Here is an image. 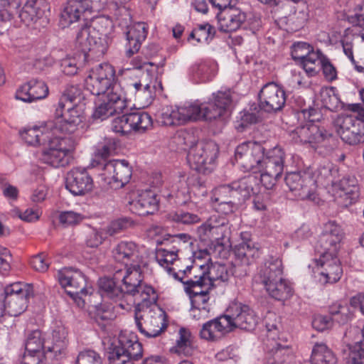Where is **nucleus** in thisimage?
I'll list each match as a JSON object with an SVG mask.
<instances>
[{"instance_id": "f8f14e48", "label": "nucleus", "mask_w": 364, "mask_h": 364, "mask_svg": "<svg viewBox=\"0 0 364 364\" xmlns=\"http://www.w3.org/2000/svg\"><path fill=\"white\" fill-rule=\"evenodd\" d=\"M265 149L256 141H247L238 145L234 160L243 171L257 173L263 166Z\"/></svg>"}, {"instance_id": "8fccbe9b", "label": "nucleus", "mask_w": 364, "mask_h": 364, "mask_svg": "<svg viewBox=\"0 0 364 364\" xmlns=\"http://www.w3.org/2000/svg\"><path fill=\"white\" fill-rule=\"evenodd\" d=\"M338 176V169L331 163L320 166L316 171V187L317 183L329 189L333 188L335 183V178Z\"/></svg>"}, {"instance_id": "2eb2a0df", "label": "nucleus", "mask_w": 364, "mask_h": 364, "mask_svg": "<svg viewBox=\"0 0 364 364\" xmlns=\"http://www.w3.org/2000/svg\"><path fill=\"white\" fill-rule=\"evenodd\" d=\"M315 112L314 109L302 110L304 117L308 118L309 122L305 125L297 127L294 134L298 138V141L309 144L313 147L332 139V134L329 131L313 122L314 119L311 117Z\"/></svg>"}, {"instance_id": "393cba45", "label": "nucleus", "mask_w": 364, "mask_h": 364, "mask_svg": "<svg viewBox=\"0 0 364 364\" xmlns=\"http://www.w3.org/2000/svg\"><path fill=\"white\" fill-rule=\"evenodd\" d=\"M103 170L109 183L115 189L124 187L132 175V168L126 160L109 161L105 164Z\"/></svg>"}, {"instance_id": "4468645a", "label": "nucleus", "mask_w": 364, "mask_h": 364, "mask_svg": "<svg viewBox=\"0 0 364 364\" xmlns=\"http://www.w3.org/2000/svg\"><path fill=\"white\" fill-rule=\"evenodd\" d=\"M107 0H67L61 12L60 23L65 28L78 21L85 11H99L107 4Z\"/></svg>"}, {"instance_id": "e2e57ef3", "label": "nucleus", "mask_w": 364, "mask_h": 364, "mask_svg": "<svg viewBox=\"0 0 364 364\" xmlns=\"http://www.w3.org/2000/svg\"><path fill=\"white\" fill-rule=\"evenodd\" d=\"M191 73L200 82L210 80L215 75L214 65L208 62L196 63L191 67Z\"/></svg>"}, {"instance_id": "3c124183", "label": "nucleus", "mask_w": 364, "mask_h": 364, "mask_svg": "<svg viewBox=\"0 0 364 364\" xmlns=\"http://www.w3.org/2000/svg\"><path fill=\"white\" fill-rule=\"evenodd\" d=\"M85 86L87 90L94 95H106L111 91V87L91 71L86 77Z\"/></svg>"}, {"instance_id": "0e129e2a", "label": "nucleus", "mask_w": 364, "mask_h": 364, "mask_svg": "<svg viewBox=\"0 0 364 364\" xmlns=\"http://www.w3.org/2000/svg\"><path fill=\"white\" fill-rule=\"evenodd\" d=\"M321 101L326 109L336 111L341 107V100L334 88H322L320 92Z\"/></svg>"}, {"instance_id": "09e8293b", "label": "nucleus", "mask_w": 364, "mask_h": 364, "mask_svg": "<svg viewBox=\"0 0 364 364\" xmlns=\"http://www.w3.org/2000/svg\"><path fill=\"white\" fill-rule=\"evenodd\" d=\"M67 335L63 328H58L53 332L52 346L48 347V351L53 353L56 360L62 359L67 352Z\"/></svg>"}, {"instance_id": "ea45409f", "label": "nucleus", "mask_w": 364, "mask_h": 364, "mask_svg": "<svg viewBox=\"0 0 364 364\" xmlns=\"http://www.w3.org/2000/svg\"><path fill=\"white\" fill-rule=\"evenodd\" d=\"M284 152L280 147L276 146L264 153L263 166L257 171H265L267 173L282 175L284 170Z\"/></svg>"}, {"instance_id": "9d476101", "label": "nucleus", "mask_w": 364, "mask_h": 364, "mask_svg": "<svg viewBox=\"0 0 364 364\" xmlns=\"http://www.w3.org/2000/svg\"><path fill=\"white\" fill-rule=\"evenodd\" d=\"M135 322L140 333L149 338L159 336L167 327L166 313L158 305L136 311Z\"/></svg>"}, {"instance_id": "f257e3e1", "label": "nucleus", "mask_w": 364, "mask_h": 364, "mask_svg": "<svg viewBox=\"0 0 364 364\" xmlns=\"http://www.w3.org/2000/svg\"><path fill=\"white\" fill-rule=\"evenodd\" d=\"M232 102V92L227 89L213 93L207 102L196 100L186 103L180 107L183 124L200 120H224L229 114Z\"/></svg>"}, {"instance_id": "58836bf2", "label": "nucleus", "mask_w": 364, "mask_h": 364, "mask_svg": "<svg viewBox=\"0 0 364 364\" xmlns=\"http://www.w3.org/2000/svg\"><path fill=\"white\" fill-rule=\"evenodd\" d=\"M147 28L144 23L139 22L128 28L127 32V56L131 57L137 53L141 43L147 36Z\"/></svg>"}, {"instance_id": "0eeeda50", "label": "nucleus", "mask_w": 364, "mask_h": 364, "mask_svg": "<svg viewBox=\"0 0 364 364\" xmlns=\"http://www.w3.org/2000/svg\"><path fill=\"white\" fill-rule=\"evenodd\" d=\"M109 364H134V361L141 358L143 349L136 337L121 333L108 348Z\"/></svg>"}, {"instance_id": "c85d7f7f", "label": "nucleus", "mask_w": 364, "mask_h": 364, "mask_svg": "<svg viewBox=\"0 0 364 364\" xmlns=\"http://www.w3.org/2000/svg\"><path fill=\"white\" fill-rule=\"evenodd\" d=\"M66 188L74 196H84L93 188V181L85 169L76 168L67 173Z\"/></svg>"}, {"instance_id": "20e7f679", "label": "nucleus", "mask_w": 364, "mask_h": 364, "mask_svg": "<svg viewBox=\"0 0 364 364\" xmlns=\"http://www.w3.org/2000/svg\"><path fill=\"white\" fill-rule=\"evenodd\" d=\"M112 21L105 16L97 17L89 26L82 27L77 34L76 41L86 60L93 53L102 56L107 49L106 38L112 28Z\"/></svg>"}, {"instance_id": "13d9d810", "label": "nucleus", "mask_w": 364, "mask_h": 364, "mask_svg": "<svg viewBox=\"0 0 364 364\" xmlns=\"http://www.w3.org/2000/svg\"><path fill=\"white\" fill-rule=\"evenodd\" d=\"M184 289L189 297L196 296L203 293H209L213 287L210 282L209 279H205L203 281L185 280L183 282Z\"/></svg>"}, {"instance_id": "864d4df0", "label": "nucleus", "mask_w": 364, "mask_h": 364, "mask_svg": "<svg viewBox=\"0 0 364 364\" xmlns=\"http://www.w3.org/2000/svg\"><path fill=\"white\" fill-rule=\"evenodd\" d=\"M160 122L165 126L183 125L180 107L167 106L162 109Z\"/></svg>"}, {"instance_id": "5701e85b", "label": "nucleus", "mask_w": 364, "mask_h": 364, "mask_svg": "<svg viewBox=\"0 0 364 364\" xmlns=\"http://www.w3.org/2000/svg\"><path fill=\"white\" fill-rule=\"evenodd\" d=\"M286 103L284 90L274 82L266 84L259 94V107L266 112L280 111Z\"/></svg>"}, {"instance_id": "412c9836", "label": "nucleus", "mask_w": 364, "mask_h": 364, "mask_svg": "<svg viewBox=\"0 0 364 364\" xmlns=\"http://www.w3.org/2000/svg\"><path fill=\"white\" fill-rule=\"evenodd\" d=\"M343 237L344 233L341 226L333 221H329L323 225L316 249L321 255H336Z\"/></svg>"}, {"instance_id": "c03bdc74", "label": "nucleus", "mask_w": 364, "mask_h": 364, "mask_svg": "<svg viewBox=\"0 0 364 364\" xmlns=\"http://www.w3.org/2000/svg\"><path fill=\"white\" fill-rule=\"evenodd\" d=\"M173 277L181 282L185 280L203 281L208 279L206 264H198L196 262L191 265H187L186 269H178L177 272H173Z\"/></svg>"}, {"instance_id": "a19ab883", "label": "nucleus", "mask_w": 364, "mask_h": 364, "mask_svg": "<svg viewBox=\"0 0 364 364\" xmlns=\"http://www.w3.org/2000/svg\"><path fill=\"white\" fill-rule=\"evenodd\" d=\"M287 339L278 337L277 341L272 343L266 355L267 364H284L291 355L292 350L286 344Z\"/></svg>"}, {"instance_id": "aec40b11", "label": "nucleus", "mask_w": 364, "mask_h": 364, "mask_svg": "<svg viewBox=\"0 0 364 364\" xmlns=\"http://www.w3.org/2000/svg\"><path fill=\"white\" fill-rule=\"evenodd\" d=\"M187 237L188 235L186 234L173 235L161 242L165 247L157 248L156 250L155 258L156 262L172 276L178 268L172 267L171 265H174V262L178 259V245H181V240H183V242H185Z\"/></svg>"}, {"instance_id": "dca6fc26", "label": "nucleus", "mask_w": 364, "mask_h": 364, "mask_svg": "<svg viewBox=\"0 0 364 364\" xmlns=\"http://www.w3.org/2000/svg\"><path fill=\"white\" fill-rule=\"evenodd\" d=\"M113 90L104 95L102 102L95 103L92 114L94 119L103 121L114 114H120L127 109V100L120 87H114Z\"/></svg>"}, {"instance_id": "7ed1b4c3", "label": "nucleus", "mask_w": 364, "mask_h": 364, "mask_svg": "<svg viewBox=\"0 0 364 364\" xmlns=\"http://www.w3.org/2000/svg\"><path fill=\"white\" fill-rule=\"evenodd\" d=\"M255 280L264 286L267 294L278 301H285L293 295L291 284L283 277V264L277 257L269 256L259 269Z\"/></svg>"}, {"instance_id": "680f3d73", "label": "nucleus", "mask_w": 364, "mask_h": 364, "mask_svg": "<svg viewBox=\"0 0 364 364\" xmlns=\"http://www.w3.org/2000/svg\"><path fill=\"white\" fill-rule=\"evenodd\" d=\"M121 116L114 118L112 123V129L116 133L121 134H127L133 131V127L129 122L130 112H129V107L127 105V109L124 112H121Z\"/></svg>"}, {"instance_id": "4be33fe9", "label": "nucleus", "mask_w": 364, "mask_h": 364, "mask_svg": "<svg viewBox=\"0 0 364 364\" xmlns=\"http://www.w3.org/2000/svg\"><path fill=\"white\" fill-rule=\"evenodd\" d=\"M291 56L309 76L317 74L318 62L321 51H315L313 47L306 42H297L291 46Z\"/></svg>"}, {"instance_id": "72a5a7b5", "label": "nucleus", "mask_w": 364, "mask_h": 364, "mask_svg": "<svg viewBox=\"0 0 364 364\" xmlns=\"http://www.w3.org/2000/svg\"><path fill=\"white\" fill-rule=\"evenodd\" d=\"M231 331L230 321L224 314L205 323L200 331V336L204 340L215 341Z\"/></svg>"}, {"instance_id": "f03ea898", "label": "nucleus", "mask_w": 364, "mask_h": 364, "mask_svg": "<svg viewBox=\"0 0 364 364\" xmlns=\"http://www.w3.org/2000/svg\"><path fill=\"white\" fill-rule=\"evenodd\" d=\"M258 178L249 175L229 185H222L213 191L211 199L218 203L217 210L228 215L237 211L245 200L258 191Z\"/></svg>"}, {"instance_id": "39448f33", "label": "nucleus", "mask_w": 364, "mask_h": 364, "mask_svg": "<svg viewBox=\"0 0 364 364\" xmlns=\"http://www.w3.org/2000/svg\"><path fill=\"white\" fill-rule=\"evenodd\" d=\"M46 144L47 147L41 157L44 163L58 168L66 166L73 161L76 144L72 137L53 134Z\"/></svg>"}, {"instance_id": "cd10ccee", "label": "nucleus", "mask_w": 364, "mask_h": 364, "mask_svg": "<svg viewBox=\"0 0 364 364\" xmlns=\"http://www.w3.org/2000/svg\"><path fill=\"white\" fill-rule=\"evenodd\" d=\"M316 266L319 268V282L323 284L337 282L343 270L340 262L336 255H321V258L316 260Z\"/></svg>"}, {"instance_id": "473e14b6", "label": "nucleus", "mask_w": 364, "mask_h": 364, "mask_svg": "<svg viewBox=\"0 0 364 364\" xmlns=\"http://www.w3.org/2000/svg\"><path fill=\"white\" fill-rule=\"evenodd\" d=\"M48 87L46 84L38 80H31L20 86L15 94V98L27 103H31L47 97Z\"/></svg>"}, {"instance_id": "2f4dec72", "label": "nucleus", "mask_w": 364, "mask_h": 364, "mask_svg": "<svg viewBox=\"0 0 364 364\" xmlns=\"http://www.w3.org/2000/svg\"><path fill=\"white\" fill-rule=\"evenodd\" d=\"M159 205L157 193L149 189L141 191L136 198L129 203L131 211L139 215L154 214L158 210Z\"/></svg>"}, {"instance_id": "c756f323", "label": "nucleus", "mask_w": 364, "mask_h": 364, "mask_svg": "<svg viewBox=\"0 0 364 364\" xmlns=\"http://www.w3.org/2000/svg\"><path fill=\"white\" fill-rule=\"evenodd\" d=\"M112 257L127 267H138L142 262L139 246L132 241H121L112 250Z\"/></svg>"}, {"instance_id": "a18cd8bd", "label": "nucleus", "mask_w": 364, "mask_h": 364, "mask_svg": "<svg viewBox=\"0 0 364 364\" xmlns=\"http://www.w3.org/2000/svg\"><path fill=\"white\" fill-rule=\"evenodd\" d=\"M124 287L125 299L128 295L133 294L145 283L142 282V275L140 269V264L138 267H130L127 269L125 274L121 278Z\"/></svg>"}, {"instance_id": "5fc2aeb1", "label": "nucleus", "mask_w": 364, "mask_h": 364, "mask_svg": "<svg viewBox=\"0 0 364 364\" xmlns=\"http://www.w3.org/2000/svg\"><path fill=\"white\" fill-rule=\"evenodd\" d=\"M215 33V27L210 23L198 24L191 33L190 38H195L198 43H209Z\"/></svg>"}, {"instance_id": "b1692460", "label": "nucleus", "mask_w": 364, "mask_h": 364, "mask_svg": "<svg viewBox=\"0 0 364 364\" xmlns=\"http://www.w3.org/2000/svg\"><path fill=\"white\" fill-rule=\"evenodd\" d=\"M335 200L341 205L348 206L354 203L358 197L359 186L354 176L346 175L333 183L329 189Z\"/></svg>"}, {"instance_id": "37998d69", "label": "nucleus", "mask_w": 364, "mask_h": 364, "mask_svg": "<svg viewBox=\"0 0 364 364\" xmlns=\"http://www.w3.org/2000/svg\"><path fill=\"white\" fill-rule=\"evenodd\" d=\"M53 134H55L54 130L48 129L46 122L43 127L26 129L21 133V137L28 144L36 146L46 144Z\"/></svg>"}, {"instance_id": "49530a36", "label": "nucleus", "mask_w": 364, "mask_h": 364, "mask_svg": "<svg viewBox=\"0 0 364 364\" xmlns=\"http://www.w3.org/2000/svg\"><path fill=\"white\" fill-rule=\"evenodd\" d=\"M346 5L347 21L364 31V0H346Z\"/></svg>"}, {"instance_id": "774afa93", "label": "nucleus", "mask_w": 364, "mask_h": 364, "mask_svg": "<svg viewBox=\"0 0 364 364\" xmlns=\"http://www.w3.org/2000/svg\"><path fill=\"white\" fill-rule=\"evenodd\" d=\"M75 364H102V358L96 351L87 349L78 353Z\"/></svg>"}, {"instance_id": "4d7b16f0", "label": "nucleus", "mask_w": 364, "mask_h": 364, "mask_svg": "<svg viewBox=\"0 0 364 364\" xmlns=\"http://www.w3.org/2000/svg\"><path fill=\"white\" fill-rule=\"evenodd\" d=\"M80 50L82 49L80 48ZM82 55L83 52L81 50V53H79L77 57H66L63 59L60 63L62 71L68 75H74L77 73V70L82 65V63L80 62V60L82 61H87L90 58L96 56L93 53H92V55L85 60Z\"/></svg>"}, {"instance_id": "4c0bfd02", "label": "nucleus", "mask_w": 364, "mask_h": 364, "mask_svg": "<svg viewBox=\"0 0 364 364\" xmlns=\"http://www.w3.org/2000/svg\"><path fill=\"white\" fill-rule=\"evenodd\" d=\"M218 29L223 32H232L237 30L246 20V15L236 8L218 14Z\"/></svg>"}, {"instance_id": "052dcab7", "label": "nucleus", "mask_w": 364, "mask_h": 364, "mask_svg": "<svg viewBox=\"0 0 364 364\" xmlns=\"http://www.w3.org/2000/svg\"><path fill=\"white\" fill-rule=\"evenodd\" d=\"M331 320L338 323L344 324L348 322L350 318V310L346 303L336 302L329 306Z\"/></svg>"}, {"instance_id": "69168bd1", "label": "nucleus", "mask_w": 364, "mask_h": 364, "mask_svg": "<svg viewBox=\"0 0 364 364\" xmlns=\"http://www.w3.org/2000/svg\"><path fill=\"white\" fill-rule=\"evenodd\" d=\"M210 225L216 234V238L223 239L229 233V222L226 218L213 215L208 220Z\"/></svg>"}, {"instance_id": "423d86ee", "label": "nucleus", "mask_w": 364, "mask_h": 364, "mask_svg": "<svg viewBox=\"0 0 364 364\" xmlns=\"http://www.w3.org/2000/svg\"><path fill=\"white\" fill-rule=\"evenodd\" d=\"M56 277L60 286L78 306H84L85 300L82 299L83 296H90L94 294L92 285L87 282L85 274L78 269L63 268L58 271Z\"/></svg>"}, {"instance_id": "79ce46f5", "label": "nucleus", "mask_w": 364, "mask_h": 364, "mask_svg": "<svg viewBox=\"0 0 364 364\" xmlns=\"http://www.w3.org/2000/svg\"><path fill=\"white\" fill-rule=\"evenodd\" d=\"M174 352L181 355L191 356L196 351V346L191 331L186 328L178 330V338L173 346Z\"/></svg>"}, {"instance_id": "c9c22d12", "label": "nucleus", "mask_w": 364, "mask_h": 364, "mask_svg": "<svg viewBox=\"0 0 364 364\" xmlns=\"http://www.w3.org/2000/svg\"><path fill=\"white\" fill-rule=\"evenodd\" d=\"M158 294L155 289L150 285L144 284L139 287L136 292L125 300L126 305L136 306V311H143L146 308H151L154 305H157Z\"/></svg>"}, {"instance_id": "de8ad7c7", "label": "nucleus", "mask_w": 364, "mask_h": 364, "mask_svg": "<svg viewBox=\"0 0 364 364\" xmlns=\"http://www.w3.org/2000/svg\"><path fill=\"white\" fill-rule=\"evenodd\" d=\"M311 362V364H336L337 358L326 343H316L312 348Z\"/></svg>"}, {"instance_id": "338daca9", "label": "nucleus", "mask_w": 364, "mask_h": 364, "mask_svg": "<svg viewBox=\"0 0 364 364\" xmlns=\"http://www.w3.org/2000/svg\"><path fill=\"white\" fill-rule=\"evenodd\" d=\"M85 218L83 214L73 210L62 211L58 215L59 223L64 227L77 225Z\"/></svg>"}, {"instance_id": "ddd939ff", "label": "nucleus", "mask_w": 364, "mask_h": 364, "mask_svg": "<svg viewBox=\"0 0 364 364\" xmlns=\"http://www.w3.org/2000/svg\"><path fill=\"white\" fill-rule=\"evenodd\" d=\"M284 180L296 197L301 200L316 201V181L311 171L290 172L287 174Z\"/></svg>"}, {"instance_id": "6ab92c4d", "label": "nucleus", "mask_w": 364, "mask_h": 364, "mask_svg": "<svg viewBox=\"0 0 364 364\" xmlns=\"http://www.w3.org/2000/svg\"><path fill=\"white\" fill-rule=\"evenodd\" d=\"M225 315L230 321L232 331L237 328L252 331L258 322V317L255 311L249 306L242 303L231 304Z\"/></svg>"}, {"instance_id": "a878e982", "label": "nucleus", "mask_w": 364, "mask_h": 364, "mask_svg": "<svg viewBox=\"0 0 364 364\" xmlns=\"http://www.w3.org/2000/svg\"><path fill=\"white\" fill-rule=\"evenodd\" d=\"M235 261L231 274L242 277L248 273V266L259 256V250L252 241L242 242L235 247Z\"/></svg>"}, {"instance_id": "7c9ffc66", "label": "nucleus", "mask_w": 364, "mask_h": 364, "mask_svg": "<svg viewBox=\"0 0 364 364\" xmlns=\"http://www.w3.org/2000/svg\"><path fill=\"white\" fill-rule=\"evenodd\" d=\"M43 11L40 7V2L38 0H28L24 5L19 8V4L16 10L13 12L12 17L6 21L14 20L17 26H30L35 23L42 16Z\"/></svg>"}, {"instance_id": "1a4fd4ad", "label": "nucleus", "mask_w": 364, "mask_h": 364, "mask_svg": "<svg viewBox=\"0 0 364 364\" xmlns=\"http://www.w3.org/2000/svg\"><path fill=\"white\" fill-rule=\"evenodd\" d=\"M0 296L4 297V309L12 316H18L28 307V299L33 296V287L28 284L17 282L0 288Z\"/></svg>"}, {"instance_id": "e433bc0d", "label": "nucleus", "mask_w": 364, "mask_h": 364, "mask_svg": "<svg viewBox=\"0 0 364 364\" xmlns=\"http://www.w3.org/2000/svg\"><path fill=\"white\" fill-rule=\"evenodd\" d=\"M121 274L122 271H117L113 279L101 278L99 281V288L102 296L119 301V306L124 309H126L125 294L124 289L116 284V281L121 280Z\"/></svg>"}, {"instance_id": "6e6552de", "label": "nucleus", "mask_w": 364, "mask_h": 364, "mask_svg": "<svg viewBox=\"0 0 364 364\" xmlns=\"http://www.w3.org/2000/svg\"><path fill=\"white\" fill-rule=\"evenodd\" d=\"M54 117V120L47 122V127L60 135L75 133L85 119L83 111L78 105L70 106L63 101L58 102Z\"/></svg>"}, {"instance_id": "9b49d317", "label": "nucleus", "mask_w": 364, "mask_h": 364, "mask_svg": "<svg viewBox=\"0 0 364 364\" xmlns=\"http://www.w3.org/2000/svg\"><path fill=\"white\" fill-rule=\"evenodd\" d=\"M218 151L214 141H200L190 148L187 160L191 168L207 173L213 170Z\"/></svg>"}, {"instance_id": "f3484780", "label": "nucleus", "mask_w": 364, "mask_h": 364, "mask_svg": "<svg viewBox=\"0 0 364 364\" xmlns=\"http://www.w3.org/2000/svg\"><path fill=\"white\" fill-rule=\"evenodd\" d=\"M336 124L338 134L346 143L356 145L364 142V121L358 116L341 115Z\"/></svg>"}, {"instance_id": "f704fd0d", "label": "nucleus", "mask_w": 364, "mask_h": 364, "mask_svg": "<svg viewBox=\"0 0 364 364\" xmlns=\"http://www.w3.org/2000/svg\"><path fill=\"white\" fill-rule=\"evenodd\" d=\"M136 60H134L136 61ZM146 62H134L136 67L132 70H127L124 72L126 77H136L141 86L143 87L142 93L139 97L145 98V103H150L152 98V93L155 87V82L153 75L148 70H142L141 68Z\"/></svg>"}, {"instance_id": "603ef678", "label": "nucleus", "mask_w": 364, "mask_h": 364, "mask_svg": "<svg viewBox=\"0 0 364 364\" xmlns=\"http://www.w3.org/2000/svg\"><path fill=\"white\" fill-rule=\"evenodd\" d=\"M129 122L133 127V131L136 132H144L152 126L151 116L144 112H130Z\"/></svg>"}, {"instance_id": "6e6d98bb", "label": "nucleus", "mask_w": 364, "mask_h": 364, "mask_svg": "<svg viewBox=\"0 0 364 364\" xmlns=\"http://www.w3.org/2000/svg\"><path fill=\"white\" fill-rule=\"evenodd\" d=\"M94 74L99 76L101 80H103L104 82H106L107 84L109 87H111V91L112 92L114 87H119V85L115 84V70L114 67L109 63H101L93 68L90 70Z\"/></svg>"}, {"instance_id": "a211bd4d", "label": "nucleus", "mask_w": 364, "mask_h": 364, "mask_svg": "<svg viewBox=\"0 0 364 364\" xmlns=\"http://www.w3.org/2000/svg\"><path fill=\"white\" fill-rule=\"evenodd\" d=\"M272 6L277 18L284 20L287 24L292 25L294 29L301 27L306 19L304 11L305 3L302 0H279L277 5Z\"/></svg>"}, {"instance_id": "bf43d9fd", "label": "nucleus", "mask_w": 364, "mask_h": 364, "mask_svg": "<svg viewBox=\"0 0 364 364\" xmlns=\"http://www.w3.org/2000/svg\"><path fill=\"white\" fill-rule=\"evenodd\" d=\"M207 273L213 286L215 282H227L231 275L225 265L218 263L207 265Z\"/></svg>"}, {"instance_id": "bb28decb", "label": "nucleus", "mask_w": 364, "mask_h": 364, "mask_svg": "<svg viewBox=\"0 0 364 364\" xmlns=\"http://www.w3.org/2000/svg\"><path fill=\"white\" fill-rule=\"evenodd\" d=\"M45 337L41 331L31 332L25 342V352L21 364H39L44 354Z\"/></svg>"}]
</instances>
